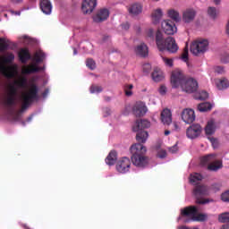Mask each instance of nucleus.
<instances>
[{"instance_id":"obj_58","label":"nucleus","mask_w":229,"mask_h":229,"mask_svg":"<svg viewBox=\"0 0 229 229\" xmlns=\"http://www.w3.org/2000/svg\"><path fill=\"white\" fill-rule=\"evenodd\" d=\"M73 55H78V50H76V48H73Z\"/></svg>"},{"instance_id":"obj_52","label":"nucleus","mask_w":229,"mask_h":229,"mask_svg":"<svg viewBox=\"0 0 229 229\" xmlns=\"http://www.w3.org/2000/svg\"><path fill=\"white\" fill-rule=\"evenodd\" d=\"M172 126H173L174 131H180V125H178L177 123L174 122V123L172 124Z\"/></svg>"},{"instance_id":"obj_5","label":"nucleus","mask_w":229,"mask_h":229,"mask_svg":"<svg viewBox=\"0 0 229 229\" xmlns=\"http://www.w3.org/2000/svg\"><path fill=\"white\" fill-rule=\"evenodd\" d=\"M149 126H151V123L148 120L136 121L134 126L132 127V130L133 131H138L136 135V140H138V142L144 144V142L148 140V137H149V134H148V131L142 130L149 128Z\"/></svg>"},{"instance_id":"obj_4","label":"nucleus","mask_w":229,"mask_h":229,"mask_svg":"<svg viewBox=\"0 0 229 229\" xmlns=\"http://www.w3.org/2000/svg\"><path fill=\"white\" fill-rule=\"evenodd\" d=\"M156 43L159 51H168V53H176L178 51V45L176 40L172 37H168L164 40V35L160 30L156 33Z\"/></svg>"},{"instance_id":"obj_29","label":"nucleus","mask_w":229,"mask_h":229,"mask_svg":"<svg viewBox=\"0 0 229 229\" xmlns=\"http://www.w3.org/2000/svg\"><path fill=\"white\" fill-rule=\"evenodd\" d=\"M152 80L154 81H162L164 80V72L159 68H156L152 72Z\"/></svg>"},{"instance_id":"obj_61","label":"nucleus","mask_w":229,"mask_h":229,"mask_svg":"<svg viewBox=\"0 0 229 229\" xmlns=\"http://www.w3.org/2000/svg\"><path fill=\"white\" fill-rule=\"evenodd\" d=\"M15 15H21V13L19 12V13H15Z\"/></svg>"},{"instance_id":"obj_22","label":"nucleus","mask_w":229,"mask_h":229,"mask_svg":"<svg viewBox=\"0 0 229 229\" xmlns=\"http://www.w3.org/2000/svg\"><path fill=\"white\" fill-rule=\"evenodd\" d=\"M38 71H42V68L37 66L36 64L28 66H23L21 69L22 74H32V72H38Z\"/></svg>"},{"instance_id":"obj_54","label":"nucleus","mask_w":229,"mask_h":229,"mask_svg":"<svg viewBox=\"0 0 229 229\" xmlns=\"http://www.w3.org/2000/svg\"><path fill=\"white\" fill-rule=\"evenodd\" d=\"M213 3L216 6H219V4H221V0H213Z\"/></svg>"},{"instance_id":"obj_56","label":"nucleus","mask_w":229,"mask_h":229,"mask_svg":"<svg viewBox=\"0 0 229 229\" xmlns=\"http://www.w3.org/2000/svg\"><path fill=\"white\" fill-rule=\"evenodd\" d=\"M221 229H229V225L226 224V225H224Z\"/></svg>"},{"instance_id":"obj_21","label":"nucleus","mask_w":229,"mask_h":229,"mask_svg":"<svg viewBox=\"0 0 229 229\" xmlns=\"http://www.w3.org/2000/svg\"><path fill=\"white\" fill-rule=\"evenodd\" d=\"M146 151H148V149L141 143H136L131 147L132 155H144Z\"/></svg>"},{"instance_id":"obj_12","label":"nucleus","mask_w":229,"mask_h":229,"mask_svg":"<svg viewBox=\"0 0 229 229\" xmlns=\"http://www.w3.org/2000/svg\"><path fill=\"white\" fill-rule=\"evenodd\" d=\"M201 131H203L201 125L195 123L186 130V136L188 139H198L201 135Z\"/></svg>"},{"instance_id":"obj_7","label":"nucleus","mask_w":229,"mask_h":229,"mask_svg":"<svg viewBox=\"0 0 229 229\" xmlns=\"http://www.w3.org/2000/svg\"><path fill=\"white\" fill-rule=\"evenodd\" d=\"M182 217H190L191 221H205L207 215L198 214V208L194 206L187 207L181 210Z\"/></svg>"},{"instance_id":"obj_40","label":"nucleus","mask_w":229,"mask_h":229,"mask_svg":"<svg viewBox=\"0 0 229 229\" xmlns=\"http://www.w3.org/2000/svg\"><path fill=\"white\" fill-rule=\"evenodd\" d=\"M89 90L91 94H99V92H103V89L99 86H91Z\"/></svg>"},{"instance_id":"obj_41","label":"nucleus","mask_w":229,"mask_h":229,"mask_svg":"<svg viewBox=\"0 0 229 229\" xmlns=\"http://www.w3.org/2000/svg\"><path fill=\"white\" fill-rule=\"evenodd\" d=\"M220 198L221 200L224 201V203H229V190L223 192Z\"/></svg>"},{"instance_id":"obj_47","label":"nucleus","mask_w":229,"mask_h":229,"mask_svg":"<svg viewBox=\"0 0 229 229\" xmlns=\"http://www.w3.org/2000/svg\"><path fill=\"white\" fill-rule=\"evenodd\" d=\"M166 92H167V88L164 85L160 86L159 93L161 94V96L165 95Z\"/></svg>"},{"instance_id":"obj_59","label":"nucleus","mask_w":229,"mask_h":229,"mask_svg":"<svg viewBox=\"0 0 229 229\" xmlns=\"http://www.w3.org/2000/svg\"><path fill=\"white\" fill-rule=\"evenodd\" d=\"M170 133H171L170 131H165V135H169Z\"/></svg>"},{"instance_id":"obj_44","label":"nucleus","mask_w":229,"mask_h":229,"mask_svg":"<svg viewBox=\"0 0 229 229\" xmlns=\"http://www.w3.org/2000/svg\"><path fill=\"white\" fill-rule=\"evenodd\" d=\"M197 99H200L201 101H204L205 99H208V93L207 91L199 92V96L197 97Z\"/></svg>"},{"instance_id":"obj_10","label":"nucleus","mask_w":229,"mask_h":229,"mask_svg":"<svg viewBox=\"0 0 229 229\" xmlns=\"http://www.w3.org/2000/svg\"><path fill=\"white\" fill-rule=\"evenodd\" d=\"M196 15H198L196 9L187 8L184 11H182L181 21H182L184 24H191V22H194V20L196 19Z\"/></svg>"},{"instance_id":"obj_9","label":"nucleus","mask_w":229,"mask_h":229,"mask_svg":"<svg viewBox=\"0 0 229 229\" xmlns=\"http://www.w3.org/2000/svg\"><path fill=\"white\" fill-rule=\"evenodd\" d=\"M201 164H209L208 169L209 171H219L223 167V163L217 160L216 154H209L201 158Z\"/></svg>"},{"instance_id":"obj_28","label":"nucleus","mask_w":229,"mask_h":229,"mask_svg":"<svg viewBox=\"0 0 229 229\" xmlns=\"http://www.w3.org/2000/svg\"><path fill=\"white\" fill-rule=\"evenodd\" d=\"M128 10L131 15H139V13H142V4H133Z\"/></svg>"},{"instance_id":"obj_37","label":"nucleus","mask_w":229,"mask_h":229,"mask_svg":"<svg viewBox=\"0 0 229 229\" xmlns=\"http://www.w3.org/2000/svg\"><path fill=\"white\" fill-rule=\"evenodd\" d=\"M219 223H229V212L222 213L218 216Z\"/></svg>"},{"instance_id":"obj_46","label":"nucleus","mask_w":229,"mask_h":229,"mask_svg":"<svg viewBox=\"0 0 229 229\" xmlns=\"http://www.w3.org/2000/svg\"><path fill=\"white\" fill-rule=\"evenodd\" d=\"M166 156H167V152H165V150H159L157 152L158 158H165Z\"/></svg>"},{"instance_id":"obj_45","label":"nucleus","mask_w":229,"mask_h":229,"mask_svg":"<svg viewBox=\"0 0 229 229\" xmlns=\"http://www.w3.org/2000/svg\"><path fill=\"white\" fill-rule=\"evenodd\" d=\"M169 153L174 154L178 151V144L174 145L173 147L168 148Z\"/></svg>"},{"instance_id":"obj_64","label":"nucleus","mask_w":229,"mask_h":229,"mask_svg":"<svg viewBox=\"0 0 229 229\" xmlns=\"http://www.w3.org/2000/svg\"><path fill=\"white\" fill-rule=\"evenodd\" d=\"M185 221V223H187V221H189V220H184Z\"/></svg>"},{"instance_id":"obj_50","label":"nucleus","mask_w":229,"mask_h":229,"mask_svg":"<svg viewBox=\"0 0 229 229\" xmlns=\"http://www.w3.org/2000/svg\"><path fill=\"white\" fill-rule=\"evenodd\" d=\"M110 114H112V111L110 110V108L108 107L104 108V117H108Z\"/></svg>"},{"instance_id":"obj_48","label":"nucleus","mask_w":229,"mask_h":229,"mask_svg":"<svg viewBox=\"0 0 229 229\" xmlns=\"http://www.w3.org/2000/svg\"><path fill=\"white\" fill-rule=\"evenodd\" d=\"M155 35V30H153V29H148L147 30V37H148V38H153Z\"/></svg>"},{"instance_id":"obj_11","label":"nucleus","mask_w":229,"mask_h":229,"mask_svg":"<svg viewBox=\"0 0 229 229\" xmlns=\"http://www.w3.org/2000/svg\"><path fill=\"white\" fill-rule=\"evenodd\" d=\"M161 28L165 35H174L178 31L176 24L171 20H164L161 22Z\"/></svg>"},{"instance_id":"obj_43","label":"nucleus","mask_w":229,"mask_h":229,"mask_svg":"<svg viewBox=\"0 0 229 229\" xmlns=\"http://www.w3.org/2000/svg\"><path fill=\"white\" fill-rule=\"evenodd\" d=\"M162 60L166 67H173L174 61L171 58L162 56Z\"/></svg>"},{"instance_id":"obj_19","label":"nucleus","mask_w":229,"mask_h":229,"mask_svg":"<svg viewBox=\"0 0 229 229\" xmlns=\"http://www.w3.org/2000/svg\"><path fill=\"white\" fill-rule=\"evenodd\" d=\"M110 16V12L108 9H100L98 13L94 16L93 21L95 22H103V21H106Z\"/></svg>"},{"instance_id":"obj_36","label":"nucleus","mask_w":229,"mask_h":229,"mask_svg":"<svg viewBox=\"0 0 229 229\" xmlns=\"http://www.w3.org/2000/svg\"><path fill=\"white\" fill-rule=\"evenodd\" d=\"M8 46H10V40L4 38H0V51H5V49H8Z\"/></svg>"},{"instance_id":"obj_63","label":"nucleus","mask_w":229,"mask_h":229,"mask_svg":"<svg viewBox=\"0 0 229 229\" xmlns=\"http://www.w3.org/2000/svg\"><path fill=\"white\" fill-rule=\"evenodd\" d=\"M4 17H7V14H4Z\"/></svg>"},{"instance_id":"obj_38","label":"nucleus","mask_w":229,"mask_h":229,"mask_svg":"<svg viewBox=\"0 0 229 229\" xmlns=\"http://www.w3.org/2000/svg\"><path fill=\"white\" fill-rule=\"evenodd\" d=\"M132 89H133V85L132 84H126L124 86L125 95L129 98H130V96H132L133 95V92L131 91Z\"/></svg>"},{"instance_id":"obj_53","label":"nucleus","mask_w":229,"mask_h":229,"mask_svg":"<svg viewBox=\"0 0 229 229\" xmlns=\"http://www.w3.org/2000/svg\"><path fill=\"white\" fill-rule=\"evenodd\" d=\"M123 30H130V23L126 22L122 24Z\"/></svg>"},{"instance_id":"obj_1","label":"nucleus","mask_w":229,"mask_h":229,"mask_svg":"<svg viewBox=\"0 0 229 229\" xmlns=\"http://www.w3.org/2000/svg\"><path fill=\"white\" fill-rule=\"evenodd\" d=\"M19 87L26 89V87H28V79L21 77L19 81H15L14 83L7 85L2 96L3 103L7 108H13L19 101L21 102V109L13 114L15 121L21 119V114H22L35 99H38V87L35 84H30L29 89L23 91H20Z\"/></svg>"},{"instance_id":"obj_30","label":"nucleus","mask_w":229,"mask_h":229,"mask_svg":"<svg viewBox=\"0 0 229 229\" xmlns=\"http://www.w3.org/2000/svg\"><path fill=\"white\" fill-rule=\"evenodd\" d=\"M115 162H117V152L111 151L106 158V164H107V165H114Z\"/></svg>"},{"instance_id":"obj_25","label":"nucleus","mask_w":229,"mask_h":229,"mask_svg":"<svg viewBox=\"0 0 229 229\" xmlns=\"http://www.w3.org/2000/svg\"><path fill=\"white\" fill-rule=\"evenodd\" d=\"M19 58L21 64H26L28 60H31V55L28 49L21 48L19 52Z\"/></svg>"},{"instance_id":"obj_32","label":"nucleus","mask_w":229,"mask_h":229,"mask_svg":"<svg viewBox=\"0 0 229 229\" xmlns=\"http://www.w3.org/2000/svg\"><path fill=\"white\" fill-rule=\"evenodd\" d=\"M203 180V175L195 173L191 174L190 176V182L192 183V185H198V182H201Z\"/></svg>"},{"instance_id":"obj_35","label":"nucleus","mask_w":229,"mask_h":229,"mask_svg":"<svg viewBox=\"0 0 229 229\" xmlns=\"http://www.w3.org/2000/svg\"><path fill=\"white\" fill-rule=\"evenodd\" d=\"M208 15L211 19H217V15H219V11L216 7H208Z\"/></svg>"},{"instance_id":"obj_17","label":"nucleus","mask_w":229,"mask_h":229,"mask_svg":"<svg viewBox=\"0 0 229 229\" xmlns=\"http://www.w3.org/2000/svg\"><path fill=\"white\" fill-rule=\"evenodd\" d=\"M130 159L128 157H123L117 163L116 171L124 174V173H128V171H130Z\"/></svg>"},{"instance_id":"obj_31","label":"nucleus","mask_w":229,"mask_h":229,"mask_svg":"<svg viewBox=\"0 0 229 229\" xmlns=\"http://www.w3.org/2000/svg\"><path fill=\"white\" fill-rule=\"evenodd\" d=\"M216 87L219 90H225V89H228V87H229L228 79H226V78L217 80L216 81Z\"/></svg>"},{"instance_id":"obj_39","label":"nucleus","mask_w":229,"mask_h":229,"mask_svg":"<svg viewBox=\"0 0 229 229\" xmlns=\"http://www.w3.org/2000/svg\"><path fill=\"white\" fill-rule=\"evenodd\" d=\"M86 65L91 71H94V69H96V62L92 59H87Z\"/></svg>"},{"instance_id":"obj_49","label":"nucleus","mask_w":229,"mask_h":229,"mask_svg":"<svg viewBox=\"0 0 229 229\" xmlns=\"http://www.w3.org/2000/svg\"><path fill=\"white\" fill-rule=\"evenodd\" d=\"M143 71L144 72H149V71H151V64H143Z\"/></svg>"},{"instance_id":"obj_24","label":"nucleus","mask_w":229,"mask_h":229,"mask_svg":"<svg viewBox=\"0 0 229 229\" xmlns=\"http://www.w3.org/2000/svg\"><path fill=\"white\" fill-rule=\"evenodd\" d=\"M163 16H164V13L162 12V9L154 10L151 14L153 24H158V22H160Z\"/></svg>"},{"instance_id":"obj_6","label":"nucleus","mask_w":229,"mask_h":229,"mask_svg":"<svg viewBox=\"0 0 229 229\" xmlns=\"http://www.w3.org/2000/svg\"><path fill=\"white\" fill-rule=\"evenodd\" d=\"M208 39L199 38L194 40L191 45V53L194 55V56H199L201 55H205L207 51H208L209 46Z\"/></svg>"},{"instance_id":"obj_26","label":"nucleus","mask_w":229,"mask_h":229,"mask_svg":"<svg viewBox=\"0 0 229 229\" xmlns=\"http://www.w3.org/2000/svg\"><path fill=\"white\" fill-rule=\"evenodd\" d=\"M167 15L170 19H172V21H174V22H181L182 21V16L180 15V12L174 9L168 10Z\"/></svg>"},{"instance_id":"obj_23","label":"nucleus","mask_w":229,"mask_h":229,"mask_svg":"<svg viewBox=\"0 0 229 229\" xmlns=\"http://www.w3.org/2000/svg\"><path fill=\"white\" fill-rule=\"evenodd\" d=\"M216 128H217L216 121L214 119L209 120L205 127L206 135H213L216 132Z\"/></svg>"},{"instance_id":"obj_16","label":"nucleus","mask_w":229,"mask_h":229,"mask_svg":"<svg viewBox=\"0 0 229 229\" xmlns=\"http://www.w3.org/2000/svg\"><path fill=\"white\" fill-rule=\"evenodd\" d=\"M96 6H98V0H84L82 2V12L86 14H90L94 12L96 9Z\"/></svg>"},{"instance_id":"obj_33","label":"nucleus","mask_w":229,"mask_h":229,"mask_svg":"<svg viewBox=\"0 0 229 229\" xmlns=\"http://www.w3.org/2000/svg\"><path fill=\"white\" fill-rule=\"evenodd\" d=\"M199 112H210L212 110V104L208 102L201 103L198 106Z\"/></svg>"},{"instance_id":"obj_15","label":"nucleus","mask_w":229,"mask_h":229,"mask_svg":"<svg viewBox=\"0 0 229 229\" xmlns=\"http://www.w3.org/2000/svg\"><path fill=\"white\" fill-rule=\"evenodd\" d=\"M132 112L136 117H142L148 113V106L144 102H137L132 107Z\"/></svg>"},{"instance_id":"obj_8","label":"nucleus","mask_w":229,"mask_h":229,"mask_svg":"<svg viewBox=\"0 0 229 229\" xmlns=\"http://www.w3.org/2000/svg\"><path fill=\"white\" fill-rule=\"evenodd\" d=\"M208 194V188L205 185H197L193 190V195L196 198V203L199 205H207V203H210V199H203V196H207Z\"/></svg>"},{"instance_id":"obj_62","label":"nucleus","mask_w":229,"mask_h":229,"mask_svg":"<svg viewBox=\"0 0 229 229\" xmlns=\"http://www.w3.org/2000/svg\"><path fill=\"white\" fill-rule=\"evenodd\" d=\"M180 229H187V227H185V226H182V227H181Z\"/></svg>"},{"instance_id":"obj_60","label":"nucleus","mask_w":229,"mask_h":229,"mask_svg":"<svg viewBox=\"0 0 229 229\" xmlns=\"http://www.w3.org/2000/svg\"><path fill=\"white\" fill-rule=\"evenodd\" d=\"M31 119H33V117L30 116L28 118V121H31Z\"/></svg>"},{"instance_id":"obj_13","label":"nucleus","mask_w":229,"mask_h":229,"mask_svg":"<svg viewBox=\"0 0 229 229\" xmlns=\"http://www.w3.org/2000/svg\"><path fill=\"white\" fill-rule=\"evenodd\" d=\"M131 162L136 167H146L148 165V158L141 154H134L131 157Z\"/></svg>"},{"instance_id":"obj_57","label":"nucleus","mask_w":229,"mask_h":229,"mask_svg":"<svg viewBox=\"0 0 229 229\" xmlns=\"http://www.w3.org/2000/svg\"><path fill=\"white\" fill-rule=\"evenodd\" d=\"M47 94H49V90H46L45 93L43 94V97L46 98V96H47Z\"/></svg>"},{"instance_id":"obj_51","label":"nucleus","mask_w":229,"mask_h":229,"mask_svg":"<svg viewBox=\"0 0 229 229\" xmlns=\"http://www.w3.org/2000/svg\"><path fill=\"white\" fill-rule=\"evenodd\" d=\"M216 72H217V74H223L225 72V68H223L221 66H217L216 68Z\"/></svg>"},{"instance_id":"obj_55","label":"nucleus","mask_w":229,"mask_h":229,"mask_svg":"<svg viewBox=\"0 0 229 229\" xmlns=\"http://www.w3.org/2000/svg\"><path fill=\"white\" fill-rule=\"evenodd\" d=\"M12 3H16L17 4H19V3H22V0H11Z\"/></svg>"},{"instance_id":"obj_42","label":"nucleus","mask_w":229,"mask_h":229,"mask_svg":"<svg viewBox=\"0 0 229 229\" xmlns=\"http://www.w3.org/2000/svg\"><path fill=\"white\" fill-rule=\"evenodd\" d=\"M182 62H188L189 60V48L186 47L184 49H183V52H182V55L181 56Z\"/></svg>"},{"instance_id":"obj_2","label":"nucleus","mask_w":229,"mask_h":229,"mask_svg":"<svg viewBox=\"0 0 229 229\" xmlns=\"http://www.w3.org/2000/svg\"><path fill=\"white\" fill-rule=\"evenodd\" d=\"M173 89H182V92L192 94L198 90V81L193 78H187L183 72L179 69L174 70L170 78Z\"/></svg>"},{"instance_id":"obj_14","label":"nucleus","mask_w":229,"mask_h":229,"mask_svg":"<svg viewBox=\"0 0 229 229\" xmlns=\"http://www.w3.org/2000/svg\"><path fill=\"white\" fill-rule=\"evenodd\" d=\"M182 119L186 124H192L196 121V114L194 110L186 108L182 112Z\"/></svg>"},{"instance_id":"obj_27","label":"nucleus","mask_w":229,"mask_h":229,"mask_svg":"<svg viewBox=\"0 0 229 229\" xmlns=\"http://www.w3.org/2000/svg\"><path fill=\"white\" fill-rule=\"evenodd\" d=\"M135 53L136 55H138L139 56H148V46H146V44L142 43L140 46H138L135 48Z\"/></svg>"},{"instance_id":"obj_3","label":"nucleus","mask_w":229,"mask_h":229,"mask_svg":"<svg viewBox=\"0 0 229 229\" xmlns=\"http://www.w3.org/2000/svg\"><path fill=\"white\" fill-rule=\"evenodd\" d=\"M13 60H15V55L12 53L0 56V73L5 78H15L18 74L17 64L6 66V64H12Z\"/></svg>"},{"instance_id":"obj_18","label":"nucleus","mask_w":229,"mask_h":229,"mask_svg":"<svg viewBox=\"0 0 229 229\" xmlns=\"http://www.w3.org/2000/svg\"><path fill=\"white\" fill-rule=\"evenodd\" d=\"M161 122L166 126L173 123V113H171L170 109L165 108L161 112Z\"/></svg>"},{"instance_id":"obj_34","label":"nucleus","mask_w":229,"mask_h":229,"mask_svg":"<svg viewBox=\"0 0 229 229\" xmlns=\"http://www.w3.org/2000/svg\"><path fill=\"white\" fill-rule=\"evenodd\" d=\"M46 55L42 51H38L35 53L34 57L32 58V62H36V64H40V62H44V58Z\"/></svg>"},{"instance_id":"obj_20","label":"nucleus","mask_w":229,"mask_h":229,"mask_svg":"<svg viewBox=\"0 0 229 229\" xmlns=\"http://www.w3.org/2000/svg\"><path fill=\"white\" fill-rule=\"evenodd\" d=\"M39 6H40L41 12H43L45 15H51V13L53 12V4H51V1L41 0Z\"/></svg>"}]
</instances>
